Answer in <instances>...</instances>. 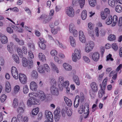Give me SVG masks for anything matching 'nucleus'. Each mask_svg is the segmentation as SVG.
Listing matches in <instances>:
<instances>
[{"label":"nucleus","instance_id":"obj_1","mask_svg":"<svg viewBox=\"0 0 122 122\" xmlns=\"http://www.w3.org/2000/svg\"><path fill=\"white\" fill-rule=\"evenodd\" d=\"M107 81V78L104 79L102 82L103 87H102L101 85L100 86L101 89L98 92V97L100 98H101L103 95L104 94V90L106 86Z\"/></svg>","mask_w":122,"mask_h":122},{"label":"nucleus","instance_id":"obj_2","mask_svg":"<svg viewBox=\"0 0 122 122\" xmlns=\"http://www.w3.org/2000/svg\"><path fill=\"white\" fill-rule=\"evenodd\" d=\"M75 54L73 53L72 58L73 61L76 62L77 59H79L81 58V51L80 49H76L75 51Z\"/></svg>","mask_w":122,"mask_h":122},{"label":"nucleus","instance_id":"obj_3","mask_svg":"<svg viewBox=\"0 0 122 122\" xmlns=\"http://www.w3.org/2000/svg\"><path fill=\"white\" fill-rule=\"evenodd\" d=\"M28 106H31L32 105H39L40 104V100L35 98H30L27 101Z\"/></svg>","mask_w":122,"mask_h":122},{"label":"nucleus","instance_id":"obj_4","mask_svg":"<svg viewBox=\"0 0 122 122\" xmlns=\"http://www.w3.org/2000/svg\"><path fill=\"white\" fill-rule=\"evenodd\" d=\"M94 45L93 42L92 41H90L86 44L85 48V51L88 53L91 51L94 47Z\"/></svg>","mask_w":122,"mask_h":122},{"label":"nucleus","instance_id":"obj_5","mask_svg":"<svg viewBox=\"0 0 122 122\" xmlns=\"http://www.w3.org/2000/svg\"><path fill=\"white\" fill-rule=\"evenodd\" d=\"M66 12V14L71 17H73L74 15L73 9L71 7L66 8L65 9Z\"/></svg>","mask_w":122,"mask_h":122},{"label":"nucleus","instance_id":"obj_6","mask_svg":"<svg viewBox=\"0 0 122 122\" xmlns=\"http://www.w3.org/2000/svg\"><path fill=\"white\" fill-rule=\"evenodd\" d=\"M90 57L91 56L92 59L95 61H97L100 57V54L98 52H96L94 53H90L89 54Z\"/></svg>","mask_w":122,"mask_h":122},{"label":"nucleus","instance_id":"obj_7","mask_svg":"<svg viewBox=\"0 0 122 122\" xmlns=\"http://www.w3.org/2000/svg\"><path fill=\"white\" fill-rule=\"evenodd\" d=\"M11 73L12 76L15 79H17L18 78V74L16 68L13 66L11 69Z\"/></svg>","mask_w":122,"mask_h":122},{"label":"nucleus","instance_id":"obj_8","mask_svg":"<svg viewBox=\"0 0 122 122\" xmlns=\"http://www.w3.org/2000/svg\"><path fill=\"white\" fill-rule=\"evenodd\" d=\"M45 115L49 122H53V117L52 113L50 112L47 111H46Z\"/></svg>","mask_w":122,"mask_h":122},{"label":"nucleus","instance_id":"obj_9","mask_svg":"<svg viewBox=\"0 0 122 122\" xmlns=\"http://www.w3.org/2000/svg\"><path fill=\"white\" fill-rule=\"evenodd\" d=\"M19 79L21 82L23 84H25L27 82L26 76L23 74L21 73L19 74Z\"/></svg>","mask_w":122,"mask_h":122},{"label":"nucleus","instance_id":"obj_10","mask_svg":"<svg viewBox=\"0 0 122 122\" xmlns=\"http://www.w3.org/2000/svg\"><path fill=\"white\" fill-rule=\"evenodd\" d=\"M110 11L109 9L106 8L105 9L104 11H102L101 13V17L103 19H105L107 16L110 14Z\"/></svg>","mask_w":122,"mask_h":122},{"label":"nucleus","instance_id":"obj_11","mask_svg":"<svg viewBox=\"0 0 122 122\" xmlns=\"http://www.w3.org/2000/svg\"><path fill=\"white\" fill-rule=\"evenodd\" d=\"M50 90L51 94L57 96L59 94L58 89L55 86H52L50 88Z\"/></svg>","mask_w":122,"mask_h":122},{"label":"nucleus","instance_id":"obj_12","mask_svg":"<svg viewBox=\"0 0 122 122\" xmlns=\"http://www.w3.org/2000/svg\"><path fill=\"white\" fill-rule=\"evenodd\" d=\"M65 109L66 110V112L69 116H71L72 113V110L70 107H65ZM64 112H65V110L62 109L61 110V112L63 115V114H64Z\"/></svg>","mask_w":122,"mask_h":122},{"label":"nucleus","instance_id":"obj_13","mask_svg":"<svg viewBox=\"0 0 122 122\" xmlns=\"http://www.w3.org/2000/svg\"><path fill=\"white\" fill-rule=\"evenodd\" d=\"M30 89L33 91H35L37 90L38 87V86L36 83L34 81L31 82L30 85Z\"/></svg>","mask_w":122,"mask_h":122},{"label":"nucleus","instance_id":"obj_14","mask_svg":"<svg viewBox=\"0 0 122 122\" xmlns=\"http://www.w3.org/2000/svg\"><path fill=\"white\" fill-rule=\"evenodd\" d=\"M64 78L61 76H60L59 78V81L58 82V85L59 88L60 90L62 91L63 90V86H62V83L64 82Z\"/></svg>","mask_w":122,"mask_h":122},{"label":"nucleus","instance_id":"obj_15","mask_svg":"<svg viewBox=\"0 0 122 122\" xmlns=\"http://www.w3.org/2000/svg\"><path fill=\"white\" fill-rule=\"evenodd\" d=\"M92 91L94 92H97L98 91V86L97 84L94 82L92 83L90 85Z\"/></svg>","mask_w":122,"mask_h":122},{"label":"nucleus","instance_id":"obj_16","mask_svg":"<svg viewBox=\"0 0 122 122\" xmlns=\"http://www.w3.org/2000/svg\"><path fill=\"white\" fill-rule=\"evenodd\" d=\"M63 66L66 70L70 71L72 69L71 66L68 63H64L63 64Z\"/></svg>","mask_w":122,"mask_h":122},{"label":"nucleus","instance_id":"obj_17","mask_svg":"<svg viewBox=\"0 0 122 122\" xmlns=\"http://www.w3.org/2000/svg\"><path fill=\"white\" fill-rule=\"evenodd\" d=\"M80 101V99L79 96H77L75 98L74 102V107H78Z\"/></svg>","mask_w":122,"mask_h":122},{"label":"nucleus","instance_id":"obj_18","mask_svg":"<svg viewBox=\"0 0 122 122\" xmlns=\"http://www.w3.org/2000/svg\"><path fill=\"white\" fill-rule=\"evenodd\" d=\"M39 97L40 100L43 101L46 99V95L43 92H40Z\"/></svg>","mask_w":122,"mask_h":122},{"label":"nucleus","instance_id":"obj_19","mask_svg":"<svg viewBox=\"0 0 122 122\" xmlns=\"http://www.w3.org/2000/svg\"><path fill=\"white\" fill-rule=\"evenodd\" d=\"M64 99L67 106H68L71 107L72 105L71 101V100L69 99L66 97H64Z\"/></svg>","mask_w":122,"mask_h":122},{"label":"nucleus","instance_id":"obj_20","mask_svg":"<svg viewBox=\"0 0 122 122\" xmlns=\"http://www.w3.org/2000/svg\"><path fill=\"white\" fill-rule=\"evenodd\" d=\"M50 64L53 69L56 71L57 73H58L59 72L58 69L55 64L52 62H50Z\"/></svg>","mask_w":122,"mask_h":122},{"label":"nucleus","instance_id":"obj_21","mask_svg":"<svg viewBox=\"0 0 122 122\" xmlns=\"http://www.w3.org/2000/svg\"><path fill=\"white\" fill-rule=\"evenodd\" d=\"M70 40L71 45L73 47H74L76 45L75 41L74 38L72 36H70Z\"/></svg>","mask_w":122,"mask_h":122},{"label":"nucleus","instance_id":"obj_22","mask_svg":"<svg viewBox=\"0 0 122 122\" xmlns=\"http://www.w3.org/2000/svg\"><path fill=\"white\" fill-rule=\"evenodd\" d=\"M11 90V86L10 83H6L5 86V91L7 92H9Z\"/></svg>","mask_w":122,"mask_h":122},{"label":"nucleus","instance_id":"obj_23","mask_svg":"<svg viewBox=\"0 0 122 122\" xmlns=\"http://www.w3.org/2000/svg\"><path fill=\"white\" fill-rule=\"evenodd\" d=\"M1 43L3 44H6L7 42V38L5 35H3L2 37L1 38Z\"/></svg>","mask_w":122,"mask_h":122},{"label":"nucleus","instance_id":"obj_24","mask_svg":"<svg viewBox=\"0 0 122 122\" xmlns=\"http://www.w3.org/2000/svg\"><path fill=\"white\" fill-rule=\"evenodd\" d=\"M73 79L77 85H79L80 84V81L79 80L78 77L76 76H74L73 77Z\"/></svg>","mask_w":122,"mask_h":122},{"label":"nucleus","instance_id":"obj_25","mask_svg":"<svg viewBox=\"0 0 122 122\" xmlns=\"http://www.w3.org/2000/svg\"><path fill=\"white\" fill-rule=\"evenodd\" d=\"M117 20L118 18L117 16L116 15H114L112 19V21H113V23L112 24V26H114L116 25L117 22Z\"/></svg>","mask_w":122,"mask_h":122},{"label":"nucleus","instance_id":"obj_26","mask_svg":"<svg viewBox=\"0 0 122 122\" xmlns=\"http://www.w3.org/2000/svg\"><path fill=\"white\" fill-rule=\"evenodd\" d=\"M87 17V11L86 10L82 11L81 14V17L83 20H85Z\"/></svg>","mask_w":122,"mask_h":122},{"label":"nucleus","instance_id":"obj_27","mask_svg":"<svg viewBox=\"0 0 122 122\" xmlns=\"http://www.w3.org/2000/svg\"><path fill=\"white\" fill-rule=\"evenodd\" d=\"M31 76L33 78H37L38 77V74L37 71L35 70L33 71L32 73Z\"/></svg>","mask_w":122,"mask_h":122},{"label":"nucleus","instance_id":"obj_28","mask_svg":"<svg viewBox=\"0 0 122 122\" xmlns=\"http://www.w3.org/2000/svg\"><path fill=\"white\" fill-rule=\"evenodd\" d=\"M22 63L23 66L24 67H27L28 65V62L26 58L23 57L22 59Z\"/></svg>","mask_w":122,"mask_h":122},{"label":"nucleus","instance_id":"obj_29","mask_svg":"<svg viewBox=\"0 0 122 122\" xmlns=\"http://www.w3.org/2000/svg\"><path fill=\"white\" fill-rule=\"evenodd\" d=\"M115 10L117 12L120 13L122 11V7L121 5H118L116 6Z\"/></svg>","mask_w":122,"mask_h":122},{"label":"nucleus","instance_id":"obj_30","mask_svg":"<svg viewBox=\"0 0 122 122\" xmlns=\"http://www.w3.org/2000/svg\"><path fill=\"white\" fill-rule=\"evenodd\" d=\"M38 56L39 59L42 61H45V56L42 53H40Z\"/></svg>","mask_w":122,"mask_h":122},{"label":"nucleus","instance_id":"obj_31","mask_svg":"<svg viewBox=\"0 0 122 122\" xmlns=\"http://www.w3.org/2000/svg\"><path fill=\"white\" fill-rule=\"evenodd\" d=\"M112 19L113 17L112 16H109L106 20V23L108 25L111 24L112 22Z\"/></svg>","mask_w":122,"mask_h":122},{"label":"nucleus","instance_id":"obj_32","mask_svg":"<svg viewBox=\"0 0 122 122\" xmlns=\"http://www.w3.org/2000/svg\"><path fill=\"white\" fill-rule=\"evenodd\" d=\"M38 70L40 73H42L45 72L44 68L43 66H39L38 68Z\"/></svg>","mask_w":122,"mask_h":122},{"label":"nucleus","instance_id":"obj_33","mask_svg":"<svg viewBox=\"0 0 122 122\" xmlns=\"http://www.w3.org/2000/svg\"><path fill=\"white\" fill-rule=\"evenodd\" d=\"M39 110V109L38 108V107H36L33 109L32 111V115H36L38 113Z\"/></svg>","mask_w":122,"mask_h":122},{"label":"nucleus","instance_id":"obj_34","mask_svg":"<svg viewBox=\"0 0 122 122\" xmlns=\"http://www.w3.org/2000/svg\"><path fill=\"white\" fill-rule=\"evenodd\" d=\"M38 44L40 48L42 49H44L45 48L46 46L44 43L39 41L38 42Z\"/></svg>","mask_w":122,"mask_h":122},{"label":"nucleus","instance_id":"obj_35","mask_svg":"<svg viewBox=\"0 0 122 122\" xmlns=\"http://www.w3.org/2000/svg\"><path fill=\"white\" fill-rule=\"evenodd\" d=\"M55 114L54 117V119L55 121L56 122H58L61 116L60 114L58 113H56Z\"/></svg>","mask_w":122,"mask_h":122},{"label":"nucleus","instance_id":"obj_36","mask_svg":"<svg viewBox=\"0 0 122 122\" xmlns=\"http://www.w3.org/2000/svg\"><path fill=\"white\" fill-rule=\"evenodd\" d=\"M89 3L92 6H94L96 4V0H89Z\"/></svg>","mask_w":122,"mask_h":122},{"label":"nucleus","instance_id":"obj_37","mask_svg":"<svg viewBox=\"0 0 122 122\" xmlns=\"http://www.w3.org/2000/svg\"><path fill=\"white\" fill-rule=\"evenodd\" d=\"M37 94L35 92L30 93L29 94V96L30 97V98H34L35 97H37Z\"/></svg>","mask_w":122,"mask_h":122},{"label":"nucleus","instance_id":"obj_38","mask_svg":"<svg viewBox=\"0 0 122 122\" xmlns=\"http://www.w3.org/2000/svg\"><path fill=\"white\" fill-rule=\"evenodd\" d=\"M29 91V89L27 85H25L23 86V92L24 93H27Z\"/></svg>","mask_w":122,"mask_h":122},{"label":"nucleus","instance_id":"obj_39","mask_svg":"<svg viewBox=\"0 0 122 122\" xmlns=\"http://www.w3.org/2000/svg\"><path fill=\"white\" fill-rule=\"evenodd\" d=\"M17 51L20 57L22 58L23 56V54L21 49L19 48H18Z\"/></svg>","mask_w":122,"mask_h":122},{"label":"nucleus","instance_id":"obj_40","mask_svg":"<svg viewBox=\"0 0 122 122\" xmlns=\"http://www.w3.org/2000/svg\"><path fill=\"white\" fill-rule=\"evenodd\" d=\"M108 4L110 6L112 7H114L115 5V1L114 0H109Z\"/></svg>","mask_w":122,"mask_h":122},{"label":"nucleus","instance_id":"obj_41","mask_svg":"<svg viewBox=\"0 0 122 122\" xmlns=\"http://www.w3.org/2000/svg\"><path fill=\"white\" fill-rule=\"evenodd\" d=\"M69 30L71 33H72L73 30H75L74 25L73 24H70L69 27Z\"/></svg>","mask_w":122,"mask_h":122},{"label":"nucleus","instance_id":"obj_42","mask_svg":"<svg viewBox=\"0 0 122 122\" xmlns=\"http://www.w3.org/2000/svg\"><path fill=\"white\" fill-rule=\"evenodd\" d=\"M44 69L45 68L46 71L47 72H49L50 71V69L49 68V66L46 64H45L43 66Z\"/></svg>","mask_w":122,"mask_h":122},{"label":"nucleus","instance_id":"obj_43","mask_svg":"<svg viewBox=\"0 0 122 122\" xmlns=\"http://www.w3.org/2000/svg\"><path fill=\"white\" fill-rule=\"evenodd\" d=\"M62 86H63V90L64 87H68L69 85V82L68 81H66L64 82H63L62 83Z\"/></svg>","mask_w":122,"mask_h":122},{"label":"nucleus","instance_id":"obj_44","mask_svg":"<svg viewBox=\"0 0 122 122\" xmlns=\"http://www.w3.org/2000/svg\"><path fill=\"white\" fill-rule=\"evenodd\" d=\"M18 99L16 98H15L13 101V105L14 107L18 106Z\"/></svg>","mask_w":122,"mask_h":122},{"label":"nucleus","instance_id":"obj_45","mask_svg":"<svg viewBox=\"0 0 122 122\" xmlns=\"http://www.w3.org/2000/svg\"><path fill=\"white\" fill-rule=\"evenodd\" d=\"M13 56L14 61L17 63L18 64L19 63V59L18 56L15 55H13Z\"/></svg>","mask_w":122,"mask_h":122},{"label":"nucleus","instance_id":"obj_46","mask_svg":"<svg viewBox=\"0 0 122 122\" xmlns=\"http://www.w3.org/2000/svg\"><path fill=\"white\" fill-rule=\"evenodd\" d=\"M28 46L32 51H34L35 49L34 44L33 43H30L28 44Z\"/></svg>","mask_w":122,"mask_h":122},{"label":"nucleus","instance_id":"obj_47","mask_svg":"<svg viewBox=\"0 0 122 122\" xmlns=\"http://www.w3.org/2000/svg\"><path fill=\"white\" fill-rule=\"evenodd\" d=\"M89 107H84L83 109V113L85 114H89Z\"/></svg>","mask_w":122,"mask_h":122},{"label":"nucleus","instance_id":"obj_48","mask_svg":"<svg viewBox=\"0 0 122 122\" xmlns=\"http://www.w3.org/2000/svg\"><path fill=\"white\" fill-rule=\"evenodd\" d=\"M112 48L115 51L118 50V47L117 44L116 43H113L112 45Z\"/></svg>","mask_w":122,"mask_h":122},{"label":"nucleus","instance_id":"obj_49","mask_svg":"<svg viewBox=\"0 0 122 122\" xmlns=\"http://www.w3.org/2000/svg\"><path fill=\"white\" fill-rule=\"evenodd\" d=\"M33 66V62L32 61H30L28 63L27 66L28 69H30L32 68Z\"/></svg>","mask_w":122,"mask_h":122},{"label":"nucleus","instance_id":"obj_50","mask_svg":"<svg viewBox=\"0 0 122 122\" xmlns=\"http://www.w3.org/2000/svg\"><path fill=\"white\" fill-rule=\"evenodd\" d=\"M85 0H79L78 2L81 8L83 6L84 4Z\"/></svg>","mask_w":122,"mask_h":122},{"label":"nucleus","instance_id":"obj_51","mask_svg":"<svg viewBox=\"0 0 122 122\" xmlns=\"http://www.w3.org/2000/svg\"><path fill=\"white\" fill-rule=\"evenodd\" d=\"M50 53L51 55L53 56H56L57 54V51L54 50H52Z\"/></svg>","mask_w":122,"mask_h":122},{"label":"nucleus","instance_id":"obj_52","mask_svg":"<svg viewBox=\"0 0 122 122\" xmlns=\"http://www.w3.org/2000/svg\"><path fill=\"white\" fill-rule=\"evenodd\" d=\"M79 39L80 41L82 43H85L86 41V39L84 35L79 37Z\"/></svg>","mask_w":122,"mask_h":122},{"label":"nucleus","instance_id":"obj_53","mask_svg":"<svg viewBox=\"0 0 122 122\" xmlns=\"http://www.w3.org/2000/svg\"><path fill=\"white\" fill-rule=\"evenodd\" d=\"M115 36L113 35H111L108 37V39L110 41H112L115 39Z\"/></svg>","mask_w":122,"mask_h":122},{"label":"nucleus","instance_id":"obj_54","mask_svg":"<svg viewBox=\"0 0 122 122\" xmlns=\"http://www.w3.org/2000/svg\"><path fill=\"white\" fill-rule=\"evenodd\" d=\"M94 92L92 91L90 92V94L92 99L94 98L95 97V92Z\"/></svg>","mask_w":122,"mask_h":122},{"label":"nucleus","instance_id":"obj_55","mask_svg":"<svg viewBox=\"0 0 122 122\" xmlns=\"http://www.w3.org/2000/svg\"><path fill=\"white\" fill-rule=\"evenodd\" d=\"M112 55L110 54H109L107 56V60L106 61H107L110 60L111 61H113V59L112 57Z\"/></svg>","mask_w":122,"mask_h":122},{"label":"nucleus","instance_id":"obj_56","mask_svg":"<svg viewBox=\"0 0 122 122\" xmlns=\"http://www.w3.org/2000/svg\"><path fill=\"white\" fill-rule=\"evenodd\" d=\"M20 87L19 86L16 85L14 87V92L15 93H17L19 91Z\"/></svg>","mask_w":122,"mask_h":122},{"label":"nucleus","instance_id":"obj_57","mask_svg":"<svg viewBox=\"0 0 122 122\" xmlns=\"http://www.w3.org/2000/svg\"><path fill=\"white\" fill-rule=\"evenodd\" d=\"M7 32L10 34L12 33L13 32V30L10 27H8L6 29Z\"/></svg>","mask_w":122,"mask_h":122},{"label":"nucleus","instance_id":"obj_58","mask_svg":"<svg viewBox=\"0 0 122 122\" xmlns=\"http://www.w3.org/2000/svg\"><path fill=\"white\" fill-rule=\"evenodd\" d=\"M83 59L84 61L86 63H89L90 61L89 58L86 56H84Z\"/></svg>","mask_w":122,"mask_h":122},{"label":"nucleus","instance_id":"obj_59","mask_svg":"<svg viewBox=\"0 0 122 122\" xmlns=\"http://www.w3.org/2000/svg\"><path fill=\"white\" fill-rule=\"evenodd\" d=\"M6 96L5 94H3L1 96V99L3 102H4L6 98Z\"/></svg>","mask_w":122,"mask_h":122},{"label":"nucleus","instance_id":"obj_60","mask_svg":"<svg viewBox=\"0 0 122 122\" xmlns=\"http://www.w3.org/2000/svg\"><path fill=\"white\" fill-rule=\"evenodd\" d=\"M118 24L119 26H121L122 25V17H120L119 18Z\"/></svg>","mask_w":122,"mask_h":122},{"label":"nucleus","instance_id":"obj_61","mask_svg":"<svg viewBox=\"0 0 122 122\" xmlns=\"http://www.w3.org/2000/svg\"><path fill=\"white\" fill-rule=\"evenodd\" d=\"M24 109L22 107H18L17 109V111L19 113H22L24 111Z\"/></svg>","mask_w":122,"mask_h":122},{"label":"nucleus","instance_id":"obj_62","mask_svg":"<svg viewBox=\"0 0 122 122\" xmlns=\"http://www.w3.org/2000/svg\"><path fill=\"white\" fill-rule=\"evenodd\" d=\"M54 61L56 62H57L58 63H62L61 61L59 60V58L57 56H55L54 57Z\"/></svg>","mask_w":122,"mask_h":122},{"label":"nucleus","instance_id":"obj_63","mask_svg":"<svg viewBox=\"0 0 122 122\" xmlns=\"http://www.w3.org/2000/svg\"><path fill=\"white\" fill-rule=\"evenodd\" d=\"M88 33L89 35L92 36L93 37L94 36V35L93 34V32L92 30L90 29H88Z\"/></svg>","mask_w":122,"mask_h":122},{"label":"nucleus","instance_id":"obj_64","mask_svg":"<svg viewBox=\"0 0 122 122\" xmlns=\"http://www.w3.org/2000/svg\"><path fill=\"white\" fill-rule=\"evenodd\" d=\"M22 50L24 54H26L27 53V50L26 47L24 46H23L22 48Z\"/></svg>","mask_w":122,"mask_h":122}]
</instances>
